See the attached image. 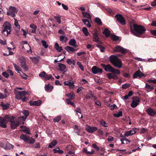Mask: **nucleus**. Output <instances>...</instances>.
<instances>
[{
  "label": "nucleus",
  "instance_id": "nucleus-1",
  "mask_svg": "<svg viewBox=\"0 0 156 156\" xmlns=\"http://www.w3.org/2000/svg\"><path fill=\"white\" fill-rule=\"evenodd\" d=\"M129 20L132 33L138 37H140L141 35L145 33L146 29L144 26L135 23L132 20Z\"/></svg>",
  "mask_w": 156,
  "mask_h": 156
},
{
  "label": "nucleus",
  "instance_id": "nucleus-2",
  "mask_svg": "<svg viewBox=\"0 0 156 156\" xmlns=\"http://www.w3.org/2000/svg\"><path fill=\"white\" fill-rule=\"evenodd\" d=\"M101 66L105 71L111 72L107 74V76L109 79L117 80L118 79V77L117 75L120 73V72L119 69L113 68L110 64L105 65L101 63Z\"/></svg>",
  "mask_w": 156,
  "mask_h": 156
},
{
  "label": "nucleus",
  "instance_id": "nucleus-3",
  "mask_svg": "<svg viewBox=\"0 0 156 156\" xmlns=\"http://www.w3.org/2000/svg\"><path fill=\"white\" fill-rule=\"evenodd\" d=\"M111 63L115 67L120 68L122 67V62L121 60L115 55H111L109 57Z\"/></svg>",
  "mask_w": 156,
  "mask_h": 156
},
{
  "label": "nucleus",
  "instance_id": "nucleus-4",
  "mask_svg": "<svg viewBox=\"0 0 156 156\" xmlns=\"http://www.w3.org/2000/svg\"><path fill=\"white\" fill-rule=\"evenodd\" d=\"M2 33L6 36L10 34L12 27L9 22L8 21L5 22L2 25Z\"/></svg>",
  "mask_w": 156,
  "mask_h": 156
},
{
  "label": "nucleus",
  "instance_id": "nucleus-5",
  "mask_svg": "<svg viewBox=\"0 0 156 156\" xmlns=\"http://www.w3.org/2000/svg\"><path fill=\"white\" fill-rule=\"evenodd\" d=\"M20 138L23 140L25 142L30 144H33L35 142L34 139L29 136H27L24 134H21L20 136Z\"/></svg>",
  "mask_w": 156,
  "mask_h": 156
},
{
  "label": "nucleus",
  "instance_id": "nucleus-6",
  "mask_svg": "<svg viewBox=\"0 0 156 156\" xmlns=\"http://www.w3.org/2000/svg\"><path fill=\"white\" fill-rule=\"evenodd\" d=\"M19 61L20 63V66L25 71L28 70V68L26 64V61L25 58L23 57H21L19 58Z\"/></svg>",
  "mask_w": 156,
  "mask_h": 156
},
{
  "label": "nucleus",
  "instance_id": "nucleus-7",
  "mask_svg": "<svg viewBox=\"0 0 156 156\" xmlns=\"http://www.w3.org/2000/svg\"><path fill=\"white\" fill-rule=\"evenodd\" d=\"M17 10L16 8L10 6L9 7V11L7 12V14L14 17L15 16L16 14L17 13Z\"/></svg>",
  "mask_w": 156,
  "mask_h": 156
},
{
  "label": "nucleus",
  "instance_id": "nucleus-8",
  "mask_svg": "<svg viewBox=\"0 0 156 156\" xmlns=\"http://www.w3.org/2000/svg\"><path fill=\"white\" fill-rule=\"evenodd\" d=\"M117 20L122 25H125L126 22L124 18L122 15L118 14L115 15V16Z\"/></svg>",
  "mask_w": 156,
  "mask_h": 156
},
{
  "label": "nucleus",
  "instance_id": "nucleus-9",
  "mask_svg": "<svg viewBox=\"0 0 156 156\" xmlns=\"http://www.w3.org/2000/svg\"><path fill=\"white\" fill-rule=\"evenodd\" d=\"M133 101L131 104V106L133 108H135L139 105L140 102L139 98L137 97H134L132 98Z\"/></svg>",
  "mask_w": 156,
  "mask_h": 156
},
{
  "label": "nucleus",
  "instance_id": "nucleus-10",
  "mask_svg": "<svg viewBox=\"0 0 156 156\" xmlns=\"http://www.w3.org/2000/svg\"><path fill=\"white\" fill-rule=\"evenodd\" d=\"M113 52H121L122 53H125L127 50L120 45H117L113 48Z\"/></svg>",
  "mask_w": 156,
  "mask_h": 156
},
{
  "label": "nucleus",
  "instance_id": "nucleus-11",
  "mask_svg": "<svg viewBox=\"0 0 156 156\" xmlns=\"http://www.w3.org/2000/svg\"><path fill=\"white\" fill-rule=\"evenodd\" d=\"M85 129L88 133H92L97 131L98 128L96 126L91 127L88 125H86Z\"/></svg>",
  "mask_w": 156,
  "mask_h": 156
},
{
  "label": "nucleus",
  "instance_id": "nucleus-12",
  "mask_svg": "<svg viewBox=\"0 0 156 156\" xmlns=\"http://www.w3.org/2000/svg\"><path fill=\"white\" fill-rule=\"evenodd\" d=\"M26 94V92L25 91H19L18 93H16V98L18 100H21Z\"/></svg>",
  "mask_w": 156,
  "mask_h": 156
},
{
  "label": "nucleus",
  "instance_id": "nucleus-13",
  "mask_svg": "<svg viewBox=\"0 0 156 156\" xmlns=\"http://www.w3.org/2000/svg\"><path fill=\"white\" fill-rule=\"evenodd\" d=\"M93 40L98 44H102L103 43L100 41V39L98 35V33L97 32H95L93 34Z\"/></svg>",
  "mask_w": 156,
  "mask_h": 156
},
{
  "label": "nucleus",
  "instance_id": "nucleus-14",
  "mask_svg": "<svg viewBox=\"0 0 156 156\" xmlns=\"http://www.w3.org/2000/svg\"><path fill=\"white\" fill-rule=\"evenodd\" d=\"M10 127L11 129H14L17 127L20 124V122L19 121H15L12 120L11 121Z\"/></svg>",
  "mask_w": 156,
  "mask_h": 156
},
{
  "label": "nucleus",
  "instance_id": "nucleus-15",
  "mask_svg": "<svg viewBox=\"0 0 156 156\" xmlns=\"http://www.w3.org/2000/svg\"><path fill=\"white\" fill-rule=\"evenodd\" d=\"M145 75L140 70L136 72L133 75V78H136L139 77L141 78L143 76H144Z\"/></svg>",
  "mask_w": 156,
  "mask_h": 156
},
{
  "label": "nucleus",
  "instance_id": "nucleus-16",
  "mask_svg": "<svg viewBox=\"0 0 156 156\" xmlns=\"http://www.w3.org/2000/svg\"><path fill=\"white\" fill-rule=\"evenodd\" d=\"M7 121L5 120V119L2 117H0V126L6 128L7 127Z\"/></svg>",
  "mask_w": 156,
  "mask_h": 156
},
{
  "label": "nucleus",
  "instance_id": "nucleus-17",
  "mask_svg": "<svg viewBox=\"0 0 156 156\" xmlns=\"http://www.w3.org/2000/svg\"><path fill=\"white\" fill-rule=\"evenodd\" d=\"M92 73L94 74H96L98 73H101L102 72V70L100 68L96 66H94L92 68Z\"/></svg>",
  "mask_w": 156,
  "mask_h": 156
},
{
  "label": "nucleus",
  "instance_id": "nucleus-18",
  "mask_svg": "<svg viewBox=\"0 0 156 156\" xmlns=\"http://www.w3.org/2000/svg\"><path fill=\"white\" fill-rule=\"evenodd\" d=\"M146 112L149 115L152 116H154L156 114V112L150 108L147 109L146 110Z\"/></svg>",
  "mask_w": 156,
  "mask_h": 156
},
{
  "label": "nucleus",
  "instance_id": "nucleus-19",
  "mask_svg": "<svg viewBox=\"0 0 156 156\" xmlns=\"http://www.w3.org/2000/svg\"><path fill=\"white\" fill-rule=\"evenodd\" d=\"M23 114L24 115V116H21V118L23 121H25L26 119H27V116H28L29 115V112L28 110H24L23 112Z\"/></svg>",
  "mask_w": 156,
  "mask_h": 156
},
{
  "label": "nucleus",
  "instance_id": "nucleus-20",
  "mask_svg": "<svg viewBox=\"0 0 156 156\" xmlns=\"http://www.w3.org/2000/svg\"><path fill=\"white\" fill-rule=\"evenodd\" d=\"M4 118L5 119V120L7 121V123L9 121L11 122V121H12L15 119V117L11 115H7L4 116Z\"/></svg>",
  "mask_w": 156,
  "mask_h": 156
},
{
  "label": "nucleus",
  "instance_id": "nucleus-21",
  "mask_svg": "<svg viewBox=\"0 0 156 156\" xmlns=\"http://www.w3.org/2000/svg\"><path fill=\"white\" fill-rule=\"evenodd\" d=\"M42 102V101L41 100L35 101H30V106L36 105L39 106L41 105Z\"/></svg>",
  "mask_w": 156,
  "mask_h": 156
},
{
  "label": "nucleus",
  "instance_id": "nucleus-22",
  "mask_svg": "<svg viewBox=\"0 0 156 156\" xmlns=\"http://www.w3.org/2000/svg\"><path fill=\"white\" fill-rule=\"evenodd\" d=\"M76 42L74 39H71L69 41V44L73 46L74 48H77L78 45L76 44Z\"/></svg>",
  "mask_w": 156,
  "mask_h": 156
},
{
  "label": "nucleus",
  "instance_id": "nucleus-23",
  "mask_svg": "<svg viewBox=\"0 0 156 156\" xmlns=\"http://www.w3.org/2000/svg\"><path fill=\"white\" fill-rule=\"evenodd\" d=\"M69 53H71L75 51V49L70 46H67L64 48Z\"/></svg>",
  "mask_w": 156,
  "mask_h": 156
},
{
  "label": "nucleus",
  "instance_id": "nucleus-24",
  "mask_svg": "<svg viewBox=\"0 0 156 156\" xmlns=\"http://www.w3.org/2000/svg\"><path fill=\"white\" fill-rule=\"evenodd\" d=\"M14 146L9 144L8 142H7L5 144V147L4 149H10L13 148Z\"/></svg>",
  "mask_w": 156,
  "mask_h": 156
},
{
  "label": "nucleus",
  "instance_id": "nucleus-25",
  "mask_svg": "<svg viewBox=\"0 0 156 156\" xmlns=\"http://www.w3.org/2000/svg\"><path fill=\"white\" fill-rule=\"evenodd\" d=\"M57 144V141L55 140H54L53 141L49 143L48 145V147L49 148H52L55 147Z\"/></svg>",
  "mask_w": 156,
  "mask_h": 156
},
{
  "label": "nucleus",
  "instance_id": "nucleus-26",
  "mask_svg": "<svg viewBox=\"0 0 156 156\" xmlns=\"http://www.w3.org/2000/svg\"><path fill=\"white\" fill-rule=\"evenodd\" d=\"M1 105L2 108L3 110H5L9 108L10 105L8 103L4 104L3 102H2L1 104Z\"/></svg>",
  "mask_w": 156,
  "mask_h": 156
},
{
  "label": "nucleus",
  "instance_id": "nucleus-27",
  "mask_svg": "<svg viewBox=\"0 0 156 156\" xmlns=\"http://www.w3.org/2000/svg\"><path fill=\"white\" fill-rule=\"evenodd\" d=\"M45 89L47 91H51L53 89V87L49 84L46 85L45 86Z\"/></svg>",
  "mask_w": 156,
  "mask_h": 156
},
{
  "label": "nucleus",
  "instance_id": "nucleus-28",
  "mask_svg": "<svg viewBox=\"0 0 156 156\" xmlns=\"http://www.w3.org/2000/svg\"><path fill=\"white\" fill-rule=\"evenodd\" d=\"M82 21L86 26L89 27H91V25L88 20L86 19H83L82 20Z\"/></svg>",
  "mask_w": 156,
  "mask_h": 156
},
{
  "label": "nucleus",
  "instance_id": "nucleus-29",
  "mask_svg": "<svg viewBox=\"0 0 156 156\" xmlns=\"http://www.w3.org/2000/svg\"><path fill=\"white\" fill-rule=\"evenodd\" d=\"M82 152L87 154H92L94 153L95 151L93 149H92L91 152L89 151H87V149L86 148H84L83 149Z\"/></svg>",
  "mask_w": 156,
  "mask_h": 156
},
{
  "label": "nucleus",
  "instance_id": "nucleus-30",
  "mask_svg": "<svg viewBox=\"0 0 156 156\" xmlns=\"http://www.w3.org/2000/svg\"><path fill=\"white\" fill-rule=\"evenodd\" d=\"M82 13L83 15V16L84 17L88 19H91V16L89 13L86 12H82Z\"/></svg>",
  "mask_w": 156,
  "mask_h": 156
},
{
  "label": "nucleus",
  "instance_id": "nucleus-31",
  "mask_svg": "<svg viewBox=\"0 0 156 156\" xmlns=\"http://www.w3.org/2000/svg\"><path fill=\"white\" fill-rule=\"evenodd\" d=\"M103 33L105 34V37H108L110 34V31L107 28H105L104 31L103 32Z\"/></svg>",
  "mask_w": 156,
  "mask_h": 156
},
{
  "label": "nucleus",
  "instance_id": "nucleus-32",
  "mask_svg": "<svg viewBox=\"0 0 156 156\" xmlns=\"http://www.w3.org/2000/svg\"><path fill=\"white\" fill-rule=\"evenodd\" d=\"M110 37L111 39L113 41H116L120 40V37L115 35H111Z\"/></svg>",
  "mask_w": 156,
  "mask_h": 156
},
{
  "label": "nucleus",
  "instance_id": "nucleus-33",
  "mask_svg": "<svg viewBox=\"0 0 156 156\" xmlns=\"http://www.w3.org/2000/svg\"><path fill=\"white\" fill-rule=\"evenodd\" d=\"M59 70L61 71H64L66 68V66L64 64L61 63H58Z\"/></svg>",
  "mask_w": 156,
  "mask_h": 156
},
{
  "label": "nucleus",
  "instance_id": "nucleus-34",
  "mask_svg": "<svg viewBox=\"0 0 156 156\" xmlns=\"http://www.w3.org/2000/svg\"><path fill=\"white\" fill-rule=\"evenodd\" d=\"M55 47L56 49L59 52H60L62 50V47L61 46H59L57 43H56L55 44Z\"/></svg>",
  "mask_w": 156,
  "mask_h": 156
},
{
  "label": "nucleus",
  "instance_id": "nucleus-35",
  "mask_svg": "<svg viewBox=\"0 0 156 156\" xmlns=\"http://www.w3.org/2000/svg\"><path fill=\"white\" fill-rule=\"evenodd\" d=\"M13 65L16 71L18 73H19L20 72L21 70V69L20 66L14 63H13Z\"/></svg>",
  "mask_w": 156,
  "mask_h": 156
},
{
  "label": "nucleus",
  "instance_id": "nucleus-36",
  "mask_svg": "<svg viewBox=\"0 0 156 156\" xmlns=\"http://www.w3.org/2000/svg\"><path fill=\"white\" fill-rule=\"evenodd\" d=\"M82 31L83 34L86 36H88L90 34L88 32L87 28L85 27L82 28Z\"/></svg>",
  "mask_w": 156,
  "mask_h": 156
},
{
  "label": "nucleus",
  "instance_id": "nucleus-37",
  "mask_svg": "<svg viewBox=\"0 0 156 156\" xmlns=\"http://www.w3.org/2000/svg\"><path fill=\"white\" fill-rule=\"evenodd\" d=\"M44 79L46 80H48L51 79V80H54V78L50 74H46Z\"/></svg>",
  "mask_w": 156,
  "mask_h": 156
},
{
  "label": "nucleus",
  "instance_id": "nucleus-38",
  "mask_svg": "<svg viewBox=\"0 0 156 156\" xmlns=\"http://www.w3.org/2000/svg\"><path fill=\"white\" fill-rule=\"evenodd\" d=\"M66 62L69 65L73 64V65H75L76 63V61L74 60H72L70 59H67Z\"/></svg>",
  "mask_w": 156,
  "mask_h": 156
},
{
  "label": "nucleus",
  "instance_id": "nucleus-39",
  "mask_svg": "<svg viewBox=\"0 0 156 156\" xmlns=\"http://www.w3.org/2000/svg\"><path fill=\"white\" fill-rule=\"evenodd\" d=\"M66 95L70 98L69 99H73L75 98V95L73 92H71L66 94Z\"/></svg>",
  "mask_w": 156,
  "mask_h": 156
},
{
  "label": "nucleus",
  "instance_id": "nucleus-40",
  "mask_svg": "<svg viewBox=\"0 0 156 156\" xmlns=\"http://www.w3.org/2000/svg\"><path fill=\"white\" fill-rule=\"evenodd\" d=\"M54 153H58L59 154H61L63 153V151L62 150H60L59 148L57 147L56 148H54L53 149Z\"/></svg>",
  "mask_w": 156,
  "mask_h": 156
},
{
  "label": "nucleus",
  "instance_id": "nucleus-41",
  "mask_svg": "<svg viewBox=\"0 0 156 156\" xmlns=\"http://www.w3.org/2000/svg\"><path fill=\"white\" fill-rule=\"evenodd\" d=\"M136 132L135 129H133L132 130H130L129 131H127V136H131L135 134Z\"/></svg>",
  "mask_w": 156,
  "mask_h": 156
},
{
  "label": "nucleus",
  "instance_id": "nucleus-42",
  "mask_svg": "<svg viewBox=\"0 0 156 156\" xmlns=\"http://www.w3.org/2000/svg\"><path fill=\"white\" fill-rule=\"evenodd\" d=\"M70 99L67 98L66 99V101L67 102V104L70 105H71L73 106L74 108L76 107V105L73 102H72L71 101Z\"/></svg>",
  "mask_w": 156,
  "mask_h": 156
},
{
  "label": "nucleus",
  "instance_id": "nucleus-43",
  "mask_svg": "<svg viewBox=\"0 0 156 156\" xmlns=\"http://www.w3.org/2000/svg\"><path fill=\"white\" fill-rule=\"evenodd\" d=\"M108 106H109L110 109L112 110L118 108L117 107L115 104L112 105L109 104L108 105Z\"/></svg>",
  "mask_w": 156,
  "mask_h": 156
},
{
  "label": "nucleus",
  "instance_id": "nucleus-44",
  "mask_svg": "<svg viewBox=\"0 0 156 156\" xmlns=\"http://www.w3.org/2000/svg\"><path fill=\"white\" fill-rule=\"evenodd\" d=\"M64 85L65 86H68L70 87H74V83L73 82H68V81L64 82Z\"/></svg>",
  "mask_w": 156,
  "mask_h": 156
},
{
  "label": "nucleus",
  "instance_id": "nucleus-45",
  "mask_svg": "<svg viewBox=\"0 0 156 156\" xmlns=\"http://www.w3.org/2000/svg\"><path fill=\"white\" fill-rule=\"evenodd\" d=\"M95 21L98 24L100 25H102V22L101 20L99 18L96 17L95 18Z\"/></svg>",
  "mask_w": 156,
  "mask_h": 156
},
{
  "label": "nucleus",
  "instance_id": "nucleus-46",
  "mask_svg": "<svg viewBox=\"0 0 156 156\" xmlns=\"http://www.w3.org/2000/svg\"><path fill=\"white\" fill-rule=\"evenodd\" d=\"M119 151L123 152L124 151H126V150H119V149H112L110 150V152L112 153H115Z\"/></svg>",
  "mask_w": 156,
  "mask_h": 156
},
{
  "label": "nucleus",
  "instance_id": "nucleus-47",
  "mask_svg": "<svg viewBox=\"0 0 156 156\" xmlns=\"http://www.w3.org/2000/svg\"><path fill=\"white\" fill-rule=\"evenodd\" d=\"M122 112L121 111H119L117 113H115L113 115L115 117H119L122 116Z\"/></svg>",
  "mask_w": 156,
  "mask_h": 156
},
{
  "label": "nucleus",
  "instance_id": "nucleus-48",
  "mask_svg": "<svg viewBox=\"0 0 156 156\" xmlns=\"http://www.w3.org/2000/svg\"><path fill=\"white\" fill-rule=\"evenodd\" d=\"M26 129H22L21 131L27 134H30V129L29 128L27 127H26Z\"/></svg>",
  "mask_w": 156,
  "mask_h": 156
},
{
  "label": "nucleus",
  "instance_id": "nucleus-49",
  "mask_svg": "<svg viewBox=\"0 0 156 156\" xmlns=\"http://www.w3.org/2000/svg\"><path fill=\"white\" fill-rule=\"evenodd\" d=\"M61 119V116L60 115L55 117L53 119V121L55 122H58Z\"/></svg>",
  "mask_w": 156,
  "mask_h": 156
},
{
  "label": "nucleus",
  "instance_id": "nucleus-50",
  "mask_svg": "<svg viewBox=\"0 0 156 156\" xmlns=\"http://www.w3.org/2000/svg\"><path fill=\"white\" fill-rule=\"evenodd\" d=\"M100 124L104 127H107L108 126V123L105 121L103 119H102L101 121Z\"/></svg>",
  "mask_w": 156,
  "mask_h": 156
},
{
  "label": "nucleus",
  "instance_id": "nucleus-51",
  "mask_svg": "<svg viewBox=\"0 0 156 156\" xmlns=\"http://www.w3.org/2000/svg\"><path fill=\"white\" fill-rule=\"evenodd\" d=\"M77 65H78L79 67L80 68L81 70L83 71L84 70V68L83 66L82 65L81 63L79 62H77Z\"/></svg>",
  "mask_w": 156,
  "mask_h": 156
},
{
  "label": "nucleus",
  "instance_id": "nucleus-52",
  "mask_svg": "<svg viewBox=\"0 0 156 156\" xmlns=\"http://www.w3.org/2000/svg\"><path fill=\"white\" fill-rule=\"evenodd\" d=\"M90 95H87L85 96L86 99L89 100L91 98H93L94 95L91 91H90L89 93Z\"/></svg>",
  "mask_w": 156,
  "mask_h": 156
},
{
  "label": "nucleus",
  "instance_id": "nucleus-53",
  "mask_svg": "<svg viewBox=\"0 0 156 156\" xmlns=\"http://www.w3.org/2000/svg\"><path fill=\"white\" fill-rule=\"evenodd\" d=\"M41 42L42 44V45L45 48H47L48 47V45L47 44V42L44 40H42Z\"/></svg>",
  "mask_w": 156,
  "mask_h": 156
},
{
  "label": "nucleus",
  "instance_id": "nucleus-54",
  "mask_svg": "<svg viewBox=\"0 0 156 156\" xmlns=\"http://www.w3.org/2000/svg\"><path fill=\"white\" fill-rule=\"evenodd\" d=\"M92 147L96 150L97 151H98L100 150L99 147H98L96 144H94L92 145Z\"/></svg>",
  "mask_w": 156,
  "mask_h": 156
},
{
  "label": "nucleus",
  "instance_id": "nucleus-55",
  "mask_svg": "<svg viewBox=\"0 0 156 156\" xmlns=\"http://www.w3.org/2000/svg\"><path fill=\"white\" fill-rule=\"evenodd\" d=\"M46 74V73H45V72L44 71H43L41 73H40L39 74V76L41 77H43L44 78Z\"/></svg>",
  "mask_w": 156,
  "mask_h": 156
},
{
  "label": "nucleus",
  "instance_id": "nucleus-56",
  "mask_svg": "<svg viewBox=\"0 0 156 156\" xmlns=\"http://www.w3.org/2000/svg\"><path fill=\"white\" fill-rule=\"evenodd\" d=\"M14 20H15V23H14V25L16 26V27H19V28H20V26L19 24V23L17 21V20L15 18H14Z\"/></svg>",
  "mask_w": 156,
  "mask_h": 156
},
{
  "label": "nucleus",
  "instance_id": "nucleus-57",
  "mask_svg": "<svg viewBox=\"0 0 156 156\" xmlns=\"http://www.w3.org/2000/svg\"><path fill=\"white\" fill-rule=\"evenodd\" d=\"M145 87L146 88L150 90H153L154 89V88L153 87L151 86L150 85L147 84H146Z\"/></svg>",
  "mask_w": 156,
  "mask_h": 156
},
{
  "label": "nucleus",
  "instance_id": "nucleus-58",
  "mask_svg": "<svg viewBox=\"0 0 156 156\" xmlns=\"http://www.w3.org/2000/svg\"><path fill=\"white\" fill-rule=\"evenodd\" d=\"M7 97V95H5L2 93H0V99H4Z\"/></svg>",
  "mask_w": 156,
  "mask_h": 156
},
{
  "label": "nucleus",
  "instance_id": "nucleus-59",
  "mask_svg": "<svg viewBox=\"0 0 156 156\" xmlns=\"http://www.w3.org/2000/svg\"><path fill=\"white\" fill-rule=\"evenodd\" d=\"M2 74L3 76L5 77L6 78H8L9 77V74L5 72H2Z\"/></svg>",
  "mask_w": 156,
  "mask_h": 156
},
{
  "label": "nucleus",
  "instance_id": "nucleus-60",
  "mask_svg": "<svg viewBox=\"0 0 156 156\" xmlns=\"http://www.w3.org/2000/svg\"><path fill=\"white\" fill-rule=\"evenodd\" d=\"M55 18L57 22L58 23L60 24L61 23L60 18L58 16H55Z\"/></svg>",
  "mask_w": 156,
  "mask_h": 156
},
{
  "label": "nucleus",
  "instance_id": "nucleus-61",
  "mask_svg": "<svg viewBox=\"0 0 156 156\" xmlns=\"http://www.w3.org/2000/svg\"><path fill=\"white\" fill-rule=\"evenodd\" d=\"M94 101H95V104L96 105L98 106L101 105V103L99 101H96V98H95L94 99Z\"/></svg>",
  "mask_w": 156,
  "mask_h": 156
},
{
  "label": "nucleus",
  "instance_id": "nucleus-62",
  "mask_svg": "<svg viewBox=\"0 0 156 156\" xmlns=\"http://www.w3.org/2000/svg\"><path fill=\"white\" fill-rule=\"evenodd\" d=\"M97 130H98V133L100 135L102 136L104 135V132L101 129H98Z\"/></svg>",
  "mask_w": 156,
  "mask_h": 156
},
{
  "label": "nucleus",
  "instance_id": "nucleus-63",
  "mask_svg": "<svg viewBox=\"0 0 156 156\" xmlns=\"http://www.w3.org/2000/svg\"><path fill=\"white\" fill-rule=\"evenodd\" d=\"M30 27L33 29H36L37 28V26L34 24L32 23L30 25Z\"/></svg>",
  "mask_w": 156,
  "mask_h": 156
},
{
  "label": "nucleus",
  "instance_id": "nucleus-64",
  "mask_svg": "<svg viewBox=\"0 0 156 156\" xmlns=\"http://www.w3.org/2000/svg\"><path fill=\"white\" fill-rule=\"evenodd\" d=\"M62 5L64 9L65 10H68V7L67 5H66L63 3H62Z\"/></svg>",
  "mask_w": 156,
  "mask_h": 156
}]
</instances>
